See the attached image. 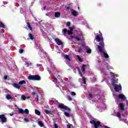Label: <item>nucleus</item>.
<instances>
[{"label":"nucleus","mask_w":128,"mask_h":128,"mask_svg":"<svg viewBox=\"0 0 128 128\" xmlns=\"http://www.w3.org/2000/svg\"><path fill=\"white\" fill-rule=\"evenodd\" d=\"M32 95L34 96H36V102L37 104H38L40 102V100H38V95L36 94V92H32Z\"/></svg>","instance_id":"nucleus-11"},{"label":"nucleus","mask_w":128,"mask_h":128,"mask_svg":"<svg viewBox=\"0 0 128 128\" xmlns=\"http://www.w3.org/2000/svg\"><path fill=\"white\" fill-rule=\"evenodd\" d=\"M74 38H75V40H78V42L80 41V40H82L80 38L76 36H74Z\"/></svg>","instance_id":"nucleus-31"},{"label":"nucleus","mask_w":128,"mask_h":128,"mask_svg":"<svg viewBox=\"0 0 128 128\" xmlns=\"http://www.w3.org/2000/svg\"><path fill=\"white\" fill-rule=\"evenodd\" d=\"M54 16L55 18H60V13L59 12H55Z\"/></svg>","instance_id":"nucleus-19"},{"label":"nucleus","mask_w":128,"mask_h":128,"mask_svg":"<svg viewBox=\"0 0 128 128\" xmlns=\"http://www.w3.org/2000/svg\"><path fill=\"white\" fill-rule=\"evenodd\" d=\"M67 98L68 100H72V97H70V96H67Z\"/></svg>","instance_id":"nucleus-37"},{"label":"nucleus","mask_w":128,"mask_h":128,"mask_svg":"<svg viewBox=\"0 0 128 128\" xmlns=\"http://www.w3.org/2000/svg\"><path fill=\"white\" fill-rule=\"evenodd\" d=\"M64 114L67 118H73V116H74L73 115H72V113L70 114L68 112H64Z\"/></svg>","instance_id":"nucleus-13"},{"label":"nucleus","mask_w":128,"mask_h":128,"mask_svg":"<svg viewBox=\"0 0 128 128\" xmlns=\"http://www.w3.org/2000/svg\"><path fill=\"white\" fill-rule=\"evenodd\" d=\"M82 82H83V84H86V78L84 76H82Z\"/></svg>","instance_id":"nucleus-25"},{"label":"nucleus","mask_w":128,"mask_h":128,"mask_svg":"<svg viewBox=\"0 0 128 128\" xmlns=\"http://www.w3.org/2000/svg\"><path fill=\"white\" fill-rule=\"evenodd\" d=\"M35 114H37V116H40V110H35Z\"/></svg>","instance_id":"nucleus-22"},{"label":"nucleus","mask_w":128,"mask_h":128,"mask_svg":"<svg viewBox=\"0 0 128 128\" xmlns=\"http://www.w3.org/2000/svg\"><path fill=\"white\" fill-rule=\"evenodd\" d=\"M82 46H85L84 44H82Z\"/></svg>","instance_id":"nucleus-55"},{"label":"nucleus","mask_w":128,"mask_h":128,"mask_svg":"<svg viewBox=\"0 0 128 128\" xmlns=\"http://www.w3.org/2000/svg\"><path fill=\"white\" fill-rule=\"evenodd\" d=\"M66 128H72V127H70V124H67L66 125Z\"/></svg>","instance_id":"nucleus-50"},{"label":"nucleus","mask_w":128,"mask_h":128,"mask_svg":"<svg viewBox=\"0 0 128 128\" xmlns=\"http://www.w3.org/2000/svg\"><path fill=\"white\" fill-rule=\"evenodd\" d=\"M88 96L90 98H94V96H92V93H89L88 94Z\"/></svg>","instance_id":"nucleus-36"},{"label":"nucleus","mask_w":128,"mask_h":128,"mask_svg":"<svg viewBox=\"0 0 128 128\" xmlns=\"http://www.w3.org/2000/svg\"><path fill=\"white\" fill-rule=\"evenodd\" d=\"M64 58H66V60H70V56L68 54H66L64 56Z\"/></svg>","instance_id":"nucleus-33"},{"label":"nucleus","mask_w":128,"mask_h":128,"mask_svg":"<svg viewBox=\"0 0 128 128\" xmlns=\"http://www.w3.org/2000/svg\"><path fill=\"white\" fill-rule=\"evenodd\" d=\"M94 128H98L99 126L100 128H104V126L100 124V121H96L94 125Z\"/></svg>","instance_id":"nucleus-8"},{"label":"nucleus","mask_w":128,"mask_h":128,"mask_svg":"<svg viewBox=\"0 0 128 128\" xmlns=\"http://www.w3.org/2000/svg\"><path fill=\"white\" fill-rule=\"evenodd\" d=\"M116 76H118V75H116Z\"/></svg>","instance_id":"nucleus-57"},{"label":"nucleus","mask_w":128,"mask_h":128,"mask_svg":"<svg viewBox=\"0 0 128 128\" xmlns=\"http://www.w3.org/2000/svg\"><path fill=\"white\" fill-rule=\"evenodd\" d=\"M21 98H22V100H24L26 98V97L24 95H22L21 97Z\"/></svg>","instance_id":"nucleus-38"},{"label":"nucleus","mask_w":128,"mask_h":128,"mask_svg":"<svg viewBox=\"0 0 128 128\" xmlns=\"http://www.w3.org/2000/svg\"><path fill=\"white\" fill-rule=\"evenodd\" d=\"M99 33H100L99 36L97 35L96 36V40H98L100 44V42H102V38H103V42H104V38L102 37V32H100V30H99Z\"/></svg>","instance_id":"nucleus-4"},{"label":"nucleus","mask_w":128,"mask_h":128,"mask_svg":"<svg viewBox=\"0 0 128 128\" xmlns=\"http://www.w3.org/2000/svg\"><path fill=\"white\" fill-rule=\"evenodd\" d=\"M26 84V80H22L18 82V84L20 86H22V84Z\"/></svg>","instance_id":"nucleus-16"},{"label":"nucleus","mask_w":128,"mask_h":128,"mask_svg":"<svg viewBox=\"0 0 128 128\" xmlns=\"http://www.w3.org/2000/svg\"><path fill=\"white\" fill-rule=\"evenodd\" d=\"M66 26H70V22H68L66 23Z\"/></svg>","instance_id":"nucleus-42"},{"label":"nucleus","mask_w":128,"mask_h":128,"mask_svg":"<svg viewBox=\"0 0 128 128\" xmlns=\"http://www.w3.org/2000/svg\"><path fill=\"white\" fill-rule=\"evenodd\" d=\"M38 124L42 128V126H44V123H42V121H38Z\"/></svg>","instance_id":"nucleus-24"},{"label":"nucleus","mask_w":128,"mask_h":128,"mask_svg":"<svg viewBox=\"0 0 128 128\" xmlns=\"http://www.w3.org/2000/svg\"><path fill=\"white\" fill-rule=\"evenodd\" d=\"M12 86L17 90H20V84L15 83L12 84Z\"/></svg>","instance_id":"nucleus-12"},{"label":"nucleus","mask_w":128,"mask_h":128,"mask_svg":"<svg viewBox=\"0 0 128 128\" xmlns=\"http://www.w3.org/2000/svg\"><path fill=\"white\" fill-rule=\"evenodd\" d=\"M0 28H5L6 26L4 25V23L1 22L0 24Z\"/></svg>","instance_id":"nucleus-26"},{"label":"nucleus","mask_w":128,"mask_h":128,"mask_svg":"<svg viewBox=\"0 0 128 128\" xmlns=\"http://www.w3.org/2000/svg\"><path fill=\"white\" fill-rule=\"evenodd\" d=\"M74 36H72V35L70 36V38H74Z\"/></svg>","instance_id":"nucleus-53"},{"label":"nucleus","mask_w":128,"mask_h":128,"mask_svg":"<svg viewBox=\"0 0 128 128\" xmlns=\"http://www.w3.org/2000/svg\"><path fill=\"white\" fill-rule=\"evenodd\" d=\"M10 115L11 116H14V114H10Z\"/></svg>","instance_id":"nucleus-54"},{"label":"nucleus","mask_w":128,"mask_h":128,"mask_svg":"<svg viewBox=\"0 0 128 128\" xmlns=\"http://www.w3.org/2000/svg\"><path fill=\"white\" fill-rule=\"evenodd\" d=\"M58 108H62V110H68V112H70V109L66 106L64 104H61L58 106Z\"/></svg>","instance_id":"nucleus-3"},{"label":"nucleus","mask_w":128,"mask_h":128,"mask_svg":"<svg viewBox=\"0 0 128 128\" xmlns=\"http://www.w3.org/2000/svg\"><path fill=\"white\" fill-rule=\"evenodd\" d=\"M62 32H63V34H66V32H68V30H67L66 29H63L62 30Z\"/></svg>","instance_id":"nucleus-23"},{"label":"nucleus","mask_w":128,"mask_h":128,"mask_svg":"<svg viewBox=\"0 0 128 128\" xmlns=\"http://www.w3.org/2000/svg\"><path fill=\"white\" fill-rule=\"evenodd\" d=\"M74 38H75V40H78V42L80 41V40H82L80 38L76 36H74Z\"/></svg>","instance_id":"nucleus-32"},{"label":"nucleus","mask_w":128,"mask_h":128,"mask_svg":"<svg viewBox=\"0 0 128 128\" xmlns=\"http://www.w3.org/2000/svg\"><path fill=\"white\" fill-rule=\"evenodd\" d=\"M119 98H120L121 100H126V96L122 94H120L118 95Z\"/></svg>","instance_id":"nucleus-15"},{"label":"nucleus","mask_w":128,"mask_h":128,"mask_svg":"<svg viewBox=\"0 0 128 128\" xmlns=\"http://www.w3.org/2000/svg\"><path fill=\"white\" fill-rule=\"evenodd\" d=\"M74 38H75V40H78V42L80 41V40H82L80 38L76 36H74Z\"/></svg>","instance_id":"nucleus-30"},{"label":"nucleus","mask_w":128,"mask_h":128,"mask_svg":"<svg viewBox=\"0 0 128 128\" xmlns=\"http://www.w3.org/2000/svg\"><path fill=\"white\" fill-rule=\"evenodd\" d=\"M27 26H28L29 30H32V27L31 26L30 24V22H28L26 23Z\"/></svg>","instance_id":"nucleus-20"},{"label":"nucleus","mask_w":128,"mask_h":128,"mask_svg":"<svg viewBox=\"0 0 128 128\" xmlns=\"http://www.w3.org/2000/svg\"><path fill=\"white\" fill-rule=\"evenodd\" d=\"M26 98L27 100H28V98H30V96H28L26 97Z\"/></svg>","instance_id":"nucleus-52"},{"label":"nucleus","mask_w":128,"mask_h":128,"mask_svg":"<svg viewBox=\"0 0 128 128\" xmlns=\"http://www.w3.org/2000/svg\"><path fill=\"white\" fill-rule=\"evenodd\" d=\"M117 116L118 118H122V114H120V113H118L117 114Z\"/></svg>","instance_id":"nucleus-41"},{"label":"nucleus","mask_w":128,"mask_h":128,"mask_svg":"<svg viewBox=\"0 0 128 128\" xmlns=\"http://www.w3.org/2000/svg\"><path fill=\"white\" fill-rule=\"evenodd\" d=\"M54 128H58V126L56 124H54Z\"/></svg>","instance_id":"nucleus-49"},{"label":"nucleus","mask_w":128,"mask_h":128,"mask_svg":"<svg viewBox=\"0 0 128 128\" xmlns=\"http://www.w3.org/2000/svg\"><path fill=\"white\" fill-rule=\"evenodd\" d=\"M86 64H82V68H81V70L82 72H86V68H86Z\"/></svg>","instance_id":"nucleus-17"},{"label":"nucleus","mask_w":128,"mask_h":128,"mask_svg":"<svg viewBox=\"0 0 128 128\" xmlns=\"http://www.w3.org/2000/svg\"><path fill=\"white\" fill-rule=\"evenodd\" d=\"M19 52L20 54H22L24 52V50L22 49V48L20 49L19 50Z\"/></svg>","instance_id":"nucleus-43"},{"label":"nucleus","mask_w":128,"mask_h":128,"mask_svg":"<svg viewBox=\"0 0 128 128\" xmlns=\"http://www.w3.org/2000/svg\"><path fill=\"white\" fill-rule=\"evenodd\" d=\"M44 112H46V114H52V111L48 110H45Z\"/></svg>","instance_id":"nucleus-21"},{"label":"nucleus","mask_w":128,"mask_h":128,"mask_svg":"<svg viewBox=\"0 0 128 128\" xmlns=\"http://www.w3.org/2000/svg\"><path fill=\"white\" fill-rule=\"evenodd\" d=\"M119 106L121 110H124V103H120Z\"/></svg>","instance_id":"nucleus-14"},{"label":"nucleus","mask_w":128,"mask_h":128,"mask_svg":"<svg viewBox=\"0 0 128 128\" xmlns=\"http://www.w3.org/2000/svg\"><path fill=\"white\" fill-rule=\"evenodd\" d=\"M84 52V50H82V48H79L78 49V52Z\"/></svg>","instance_id":"nucleus-39"},{"label":"nucleus","mask_w":128,"mask_h":128,"mask_svg":"<svg viewBox=\"0 0 128 128\" xmlns=\"http://www.w3.org/2000/svg\"><path fill=\"white\" fill-rule=\"evenodd\" d=\"M28 36L30 38V40H34V36H32V34L30 33L28 34Z\"/></svg>","instance_id":"nucleus-27"},{"label":"nucleus","mask_w":128,"mask_h":128,"mask_svg":"<svg viewBox=\"0 0 128 128\" xmlns=\"http://www.w3.org/2000/svg\"><path fill=\"white\" fill-rule=\"evenodd\" d=\"M96 120H92L90 121V123L93 124L94 126V124H96Z\"/></svg>","instance_id":"nucleus-34"},{"label":"nucleus","mask_w":128,"mask_h":128,"mask_svg":"<svg viewBox=\"0 0 128 128\" xmlns=\"http://www.w3.org/2000/svg\"><path fill=\"white\" fill-rule=\"evenodd\" d=\"M30 64H32V63H30Z\"/></svg>","instance_id":"nucleus-58"},{"label":"nucleus","mask_w":128,"mask_h":128,"mask_svg":"<svg viewBox=\"0 0 128 128\" xmlns=\"http://www.w3.org/2000/svg\"><path fill=\"white\" fill-rule=\"evenodd\" d=\"M24 120L26 122H30V120H28V119L26 118H24Z\"/></svg>","instance_id":"nucleus-47"},{"label":"nucleus","mask_w":128,"mask_h":128,"mask_svg":"<svg viewBox=\"0 0 128 128\" xmlns=\"http://www.w3.org/2000/svg\"><path fill=\"white\" fill-rule=\"evenodd\" d=\"M98 49L100 52L104 54V58H110L108 54L106 53V51L104 48V39L102 38H101V42L99 43V44L98 45Z\"/></svg>","instance_id":"nucleus-1"},{"label":"nucleus","mask_w":128,"mask_h":128,"mask_svg":"<svg viewBox=\"0 0 128 128\" xmlns=\"http://www.w3.org/2000/svg\"><path fill=\"white\" fill-rule=\"evenodd\" d=\"M76 58L78 60L79 62H82V58L80 56L77 55Z\"/></svg>","instance_id":"nucleus-28"},{"label":"nucleus","mask_w":128,"mask_h":128,"mask_svg":"<svg viewBox=\"0 0 128 128\" xmlns=\"http://www.w3.org/2000/svg\"><path fill=\"white\" fill-rule=\"evenodd\" d=\"M78 9L80 10V7H78Z\"/></svg>","instance_id":"nucleus-56"},{"label":"nucleus","mask_w":128,"mask_h":128,"mask_svg":"<svg viewBox=\"0 0 128 128\" xmlns=\"http://www.w3.org/2000/svg\"><path fill=\"white\" fill-rule=\"evenodd\" d=\"M76 69H77L78 72L80 71V67H76Z\"/></svg>","instance_id":"nucleus-51"},{"label":"nucleus","mask_w":128,"mask_h":128,"mask_svg":"<svg viewBox=\"0 0 128 128\" xmlns=\"http://www.w3.org/2000/svg\"><path fill=\"white\" fill-rule=\"evenodd\" d=\"M70 30H68V35L70 36L74 34L72 30L74 29V26H72V27L70 28Z\"/></svg>","instance_id":"nucleus-10"},{"label":"nucleus","mask_w":128,"mask_h":128,"mask_svg":"<svg viewBox=\"0 0 128 128\" xmlns=\"http://www.w3.org/2000/svg\"><path fill=\"white\" fill-rule=\"evenodd\" d=\"M36 66L38 67V68H40V66H42V64H36Z\"/></svg>","instance_id":"nucleus-45"},{"label":"nucleus","mask_w":128,"mask_h":128,"mask_svg":"<svg viewBox=\"0 0 128 128\" xmlns=\"http://www.w3.org/2000/svg\"><path fill=\"white\" fill-rule=\"evenodd\" d=\"M72 14L74 16H78V12L75 10H72Z\"/></svg>","instance_id":"nucleus-18"},{"label":"nucleus","mask_w":128,"mask_h":128,"mask_svg":"<svg viewBox=\"0 0 128 128\" xmlns=\"http://www.w3.org/2000/svg\"><path fill=\"white\" fill-rule=\"evenodd\" d=\"M18 112H19V114H30V111L28 109H25L24 110H22V108H19L18 110Z\"/></svg>","instance_id":"nucleus-6"},{"label":"nucleus","mask_w":128,"mask_h":128,"mask_svg":"<svg viewBox=\"0 0 128 128\" xmlns=\"http://www.w3.org/2000/svg\"><path fill=\"white\" fill-rule=\"evenodd\" d=\"M79 72V74H80V76H81V78H82V72L80 71H78Z\"/></svg>","instance_id":"nucleus-48"},{"label":"nucleus","mask_w":128,"mask_h":128,"mask_svg":"<svg viewBox=\"0 0 128 128\" xmlns=\"http://www.w3.org/2000/svg\"><path fill=\"white\" fill-rule=\"evenodd\" d=\"M30 80H40V76L38 75H32L28 77Z\"/></svg>","instance_id":"nucleus-2"},{"label":"nucleus","mask_w":128,"mask_h":128,"mask_svg":"<svg viewBox=\"0 0 128 128\" xmlns=\"http://www.w3.org/2000/svg\"><path fill=\"white\" fill-rule=\"evenodd\" d=\"M0 120L2 123L6 122L7 118L4 116V114H0Z\"/></svg>","instance_id":"nucleus-7"},{"label":"nucleus","mask_w":128,"mask_h":128,"mask_svg":"<svg viewBox=\"0 0 128 128\" xmlns=\"http://www.w3.org/2000/svg\"><path fill=\"white\" fill-rule=\"evenodd\" d=\"M3 78H4V80H8V76H6V75L4 76Z\"/></svg>","instance_id":"nucleus-44"},{"label":"nucleus","mask_w":128,"mask_h":128,"mask_svg":"<svg viewBox=\"0 0 128 128\" xmlns=\"http://www.w3.org/2000/svg\"><path fill=\"white\" fill-rule=\"evenodd\" d=\"M65 8H66L67 10H72V8H70V6H65Z\"/></svg>","instance_id":"nucleus-40"},{"label":"nucleus","mask_w":128,"mask_h":128,"mask_svg":"<svg viewBox=\"0 0 128 128\" xmlns=\"http://www.w3.org/2000/svg\"><path fill=\"white\" fill-rule=\"evenodd\" d=\"M54 40L58 46H62L63 44L62 42L58 38H54Z\"/></svg>","instance_id":"nucleus-9"},{"label":"nucleus","mask_w":128,"mask_h":128,"mask_svg":"<svg viewBox=\"0 0 128 128\" xmlns=\"http://www.w3.org/2000/svg\"><path fill=\"white\" fill-rule=\"evenodd\" d=\"M6 98L7 100H12V96L10 94H6Z\"/></svg>","instance_id":"nucleus-29"},{"label":"nucleus","mask_w":128,"mask_h":128,"mask_svg":"<svg viewBox=\"0 0 128 128\" xmlns=\"http://www.w3.org/2000/svg\"><path fill=\"white\" fill-rule=\"evenodd\" d=\"M114 86V90L115 92H120V90H122V85L120 84H119V86L116 84H112Z\"/></svg>","instance_id":"nucleus-5"},{"label":"nucleus","mask_w":128,"mask_h":128,"mask_svg":"<svg viewBox=\"0 0 128 128\" xmlns=\"http://www.w3.org/2000/svg\"><path fill=\"white\" fill-rule=\"evenodd\" d=\"M71 94H72V96H76V94L74 92H72Z\"/></svg>","instance_id":"nucleus-46"},{"label":"nucleus","mask_w":128,"mask_h":128,"mask_svg":"<svg viewBox=\"0 0 128 128\" xmlns=\"http://www.w3.org/2000/svg\"><path fill=\"white\" fill-rule=\"evenodd\" d=\"M87 54H92V50L88 48L86 50Z\"/></svg>","instance_id":"nucleus-35"}]
</instances>
